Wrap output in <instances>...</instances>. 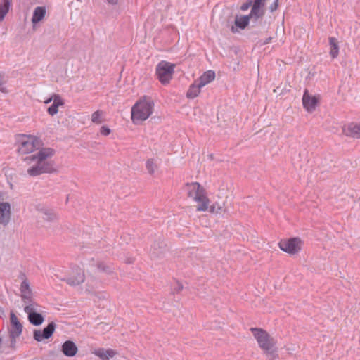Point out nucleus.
Listing matches in <instances>:
<instances>
[{
    "label": "nucleus",
    "instance_id": "1",
    "mask_svg": "<svg viewBox=\"0 0 360 360\" xmlns=\"http://www.w3.org/2000/svg\"><path fill=\"white\" fill-rule=\"evenodd\" d=\"M18 152L25 155L39 150L36 153L28 155L23 161L30 167L27 173L30 176H37L42 174H51L56 171L55 162L50 160L56 154V150L49 147H42V142L39 138L21 134L18 139Z\"/></svg>",
    "mask_w": 360,
    "mask_h": 360
},
{
    "label": "nucleus",
    "instance_id": "2",
    "mask_svg": "<svg viewBox=\"0 0 360 360\" xmlns=\"http://www.w3.org/2000/svg\"><path fill=\"white\" fill-rule=\"evenodd\" d=\"M250 330L266 358L269 360L276 359L278 357V354L275 348L274 340L263 329L252 328Z\"/></svg>",
    "mask_w": 360,
    "mask_h": 360
},
{
    "label": "nucleus",
    "instance_id": "3",
    "mask_svg": "<svg viewBox=\"0 0 360 360\" xmlns=\"http://www.w3.org/2000/svg\"><path fill=\"white\" fill-rule=\"evenodd\" d=\"M153 101L147 96L139 100L131 108V120L133 123L138 124L146 120L153 113Z\"/></svg>",
    "mask_w": 360,
    "mask_h": 360
},
{
    "label": "nucleus",
    "instance_id": "4",
    "mask_svg": "<svg viewBox=\"0 0 360 360\" xmlns=\"http://www.w3.org/2000/svg\"><path fill=\"white\" fill-rule=\"evenodd\" d=\"M188 196L198 202L197 211H207L209 209V199L206 196L204 188L198 182L187 183L186 184Z\"/></svg>",
    "mask_w": 360,
    "mask_h": 360
},
{
    "label": "nucleus",
    "instance_id": "5",
    "mask_svg": "<svg viewBox=\"0 0 360 360\" xmlns=\"http://www.w3.org/2000/svg\"><path fill=\"white\" fill-rule=\"evenodd\" d=\"M175 65L165 60H161L156 66L155 73L158 79L163 85L169 83L174 72Z\"/></svg>",
    "mask_w": 360,
    "mask_h": 360
},
{
    "label": "nucleus",
    "instance_id": "6",
    "mask_svg": "<svg viewBox=\"0 0 360 360\" xmlns=\"http://www.w3.org/2000/svg\"><path fill=\"white\" fill-rule=\"evenodd\" d=\"M302 241L298 237L281 240L278 243L280 249L290 255L298 253L302 248Z\"/></svg>",
    "mask_w": 360,
    "mask_h": 360
},
{
    "label": "nucleus",
    "instance_id": "7",
    "mask_svg": "<svg viewBox=\"0 0 360 360\" xmlns=\"http://www.w3.org/2000/svg\"><path fill=\"white\" fill-rule=\"evenodd\" d=\"M39 305L37 303H30L24 307V311L27 314L29 321L34 326H38L44 321V316L37 312Z\"/></svg>",
    "mask_w": 360,
    "mask_h": 360
},
{
    "label": "nucleus",
    "instance_id": "8",
    "mask_svg": "<svg viewBox=\"0 0 360 360\" xmlns=\"http://www.w3.org/2000/svg\"><path fill=\"white\" fill-rule=\"evenodd\" d=\"M84 270L79 266H74L72 268L71 274L62 280L71 286H76L84 281Z\"/></svg>",
    "mask_w": 360,
    "mask_h": 360
},
{
    "label": "nucleus",
    "instance_id": "9",
    "mask_svg": "<svg viewBox=\"0 0 360 360\" xmlns=\"http://www.w3.org/2000/svg\"><path fill=\"white\" fill-rule=\"evenodd\" d=\"M55 329V323L51 322L42 330H34L33 332L34 339L37 342H41L44 339H49L53 334Z\"/></svg>",
    "mask_w": 360,
    "mask_h": 360
},
{
    "label": "nucleus",
    "instance_id": "10",
    "mask_svg": "<svg viewBox=\"0 0 360 360\" xmlns=\"http://www.w3.org/2000/svg\"><path fill=\"white\" fill-rule=\"evenodd\" d=\"M11 218V206L8 202H0V224L6 226Z\"/></svg>",
    "mask_w": 360,
    "mask_h": 360
},
{
    "label": "nucleus",
    "instance_id": "11",
    "mask_svg": "<svg viewBox=\"0 0 360 360\" xmlns=\"http://www.w3.org/2000/svg\"><path fill=\"white\" fill-rule=\"evenodd\" d=\"M344 134L354 139H360V123L350 122L342 128Z\"/></svg>",
    "mask_w": 360,
    "mask_h": 360
},
{
    "label": "nucleus",
    "instance_id": "12",
    "mask_svg": "<svg viewBox=\"0 0 360 360\" xmlns=\"http://www.w3.org/2000/svg\"><path fill=\"white\" fill-rule=\"evenodd\" d=\"M302 103L308 112H312L318 103V100L315 96L309 95L307 91H305L302 97Z\"/></svg>",
    "mask_w": 360,
    "mask_h": 360
},
{
    "label": "nucleus",
    "instance_id": "13",
    "mask_svg": "<svg viewBox=\"0 0 360 360\" xmlns=\"http://www.w3.org/2000/svg\"><path fill=\"white\" fill-rule=\"evenodd\" d=\"M77 350V347L72 340H66L63 343L61 347L63 354L68 357H72L75 356Z\"/></svg>",
    "mask_w": 360,
    "mask_h": 360
},
{
    "label": "nucleus",
    "instance_id": "14",
    "mask_svg": "<svg viewBox=\"0 0 360 360\" xmlns=\"http://www.w3.org/2000/svg\"><path fill=\"white\" fill-rule=\"evenodd\" d=\"M10 319L12 328L9 333L15 335V336H20L22 332V325L13 312L11 313Z\"/></svg>",
    "mask_w": 360,
    "mask_h": 360
},
{
    "label": "nucleus",
    "instance_id": "15",
    "mask_svg": "<svg viewBox=\"0 0 360 360\" xmlns=\"http://www.w3.org/2000/svg\"><path fill=\"white\" fill-rule=\"evenodd\" d=\"M64 105V101L58 94H53V102L47 109L48 113L53 116L58 112V107Z\"/></svg>",
    "mask_w": 360,
    "mask_h": 360
},
{
    "label": "nucleus",
    "instance_id": "16",
    "mask_svg": "<svg viewBox=\"0 0 360 360\" xmlns=\"http://www.w3.org/2000/svg\"><path fill=\"white\" fill-rule=\"evenodd\" d=\"M215 72L213 70H207L196 81L200 84V86H205L210 83L215 78Z\"/></svg>",
    "mask_w": 360,
    "mask_h": 360
},
{
    "label": "nucleus",
    "instance_id": "17",
    "mask_svg": "<svg viewBox=\"0 0 360 360\" xmlns=\"http://www.w3.org/2000/svg\"><path fill=\"white\" fill-rule=\"evenodd\" d=\"M93 354L102 360H109L115 355L116 352L112 349L98 348L94 350Z\"/></svg>",
    "mask_w": 360,
    "mask_h": 360
},
{
    "label": "nucleus",
    "instance_id": "18",
    "mask_svg": "<svg viewBox=\"0 0 360 360\" xmlns=\"http://www.w3.org/2000/svg\"><path fill=\"white\" fill-rule=\"evenodd\" d=\"M201 88L202 86H200V84L195 80L194 83L189 86L186 93V97L190 99L196 98L199 95Z\"/></svg>",
    "mask_w": 360,
    "mask_h": 360
},
{
    "label": "nucleus",
    "instance_id": "19",
    "mask_svg": "<svg viewBox=\"0 0 360 360\" xmlns=\"http://www.w3.org/2000/svg\"><path fill=\"white\" fill-rule=\"evenodd\" d=\"M45 13H46V10H45L44 7L37 6L34 9V13H33V15H32V22L37 23V22H39V21H41L44 18Z\"/></svg>",
    "mask_w": 360,
    "mask_h": 360
},
{
    "label": "nucleus",
    "instance_id": "20",
    "mask_svg": "<svg viewBox=\"0 0 360 360\" xmlns=\"http://www.w3.org/2000/svg\"><path fill=\"white\" fill-rule=\"evenodd\" d=\"M250 19L248 15L238 16L237 15L235 19V25L237 27L243 30L249 24Z\"/></svg>",
    "mask_w": 360,
    "mask_h": 360
},
{
    "label": "nucleus",
    "instance_id": "21",
    "mask_svg": "<svg viewBox=\"0 0 360 360\" xmlns=\"http://www.w3.org/2000/svg\"><path fill=\"white\" fill-rule=\"evenodd\" d=\"M329 45L330 46V55L333 58L338 57L339 53V46L337 39L335 37L329 38Z\"/></svg>",
    "mask_w": 360,
    "mask_h": 360
},
{
    "label": "nucleus",
    "instance_id": "22",
    "mask_svg": "<svg viewBox=\"0 0 360 360\" xmlns=\"http://www.w3.org/2000/svg\"><path fill=\"white\" fill-rule=\"evenodd\" d=\"M248 15L250 20L257 22V20L262 17L263 12L261 11L260 8L252 6L250 13Z\"/></svg>",
    "mask_w": 360,
    "mask_h": 360
},
{
    "label": "nucleus",
    "instance_id": "23",
    "mask_svg": "<svg viewBox=\"0 0 360 360\" xmlns=\"http://www.w3.org/2000/svg\"><path fill=\"white\" fill-rule=\"evenodd\" d=\"M11 0H3L0 4V22H1L8 13Z\"/></svg>",
    "mask_w": 360,
    "mask_h": 360
},
{
    "label": "nucleus",
    "instance_id": "24",
    "mask_svg": "<svg viewBox=\"0 0 360 360\" xmlns=\"http://www.w3.org/2000/svg\"><path fill=\"white\" fill-rule=\"evenodd\" d=\"M146 166L148 173L150 174H153L158 167L153 159L148 160L146 163Z\"/></svg>",
    "mask_w": 360,
    "mask_h": 360
},
{
    "label": "nucleus",
    "instance_id": "25",
    "mask_svg": "<svg viewBox=\"0 0 360 360\" xmlns=\"http://www.w3.org/2000/svg\"><path fill=\"white\" fill-rule=\"evenodd\" d=\"M21 297L22 301L27 304H30V303H35L32 301V291L29 292H21Z\"/></svg>",
    "mask_w": 360,
    "mask_h": 360
},
{
    "label": "nucleus",
    "instance_id": "26",
    "mask_svg": "<svg viewBox=\"0 0 360 360\" xmlns=\"http://www.w3.org/2000/svg\"><path fill=\"white\" fill-rule=\"evenodd\" d=\"M91 121L94 123H101V114L99 111L94 112L91 115Z\"/></svg>",
    "mask_w": 360,
    "mask_h": 360
},
{
    "label": "nucleus",
    "instance_id": "27",
    "mask_svg": "<svg viewBox=\"0 0 360 360\" xmlns=\"http://www.w3.org/2000/svg\"><path fill=\"white\" fill-rule=\"evenodd\" d=\"M20 292H29L31 291L30 288V284L27 281L24 280L20 285Z\"/></svg>",
    "mask_w": 360,
    "mask_h": 360
},
{
    "label": "nucleus",
    "instance_id": "28",
    "mask_svg": "<svg viewBox=\"0 0 360 360\" xmlns=\"http://www.w3.org/2000/svg\"><path fill=\"white\" fill-rule=\"evenodd\" d=\"M111 132V129L107 126H102L100 129V134L103 136H107Z\"/></svg>",
    "mask_w": 360,
    "mask_h": 360
},
{
    "label": "nucleus",
    "instance_id": "29",
    "mask_svg": "<svg viewBox=\"0 0 360 360\" xmlns=\"http://www.w3.org/2000/svg\"><path fill=\"white\" fill-rule=\"evenodd\" d=\"M9 336H10V339H11L10 347H11L12 349H15V346H16V338H17L18 336H15V335L11 334V333H9Z\"/></svg>",
    "mask_w": 360,
    "mask_h": 360
},
{
    "label": "nucleus",
    "instance_id": "30",
    "mask_svg": "<svg viewBox=\"0 0 360 360\" xmlns=\"http://www.w3.org/2000/svg\"><path fill=\"white\" fill-rule=\"evenodd\" d=\"M183 289V285L179 281H176L175 285L172 288L173 293H179Z\"/></svg>",
    "mask_w": 360,
    "mask_h": 360
},
{
    "label": "nucleus",
    "instance_id": "31",
    "mask_svg": "<svg viewBox=\"0 0 360 360\" xmlns=\"http://www.w3.org/2000/svg\"><path fill=\"white\" fill-rule=\"evenodd\" d=\"M97 269L100 271H104V272H110V270H109V268L105 266L103 263L102 262H100V263H98L97 264Z\"/></svg>",
    "mask_w": 360,
    "mask_h": 360
},
{
    "label": "nucleus",
    "instance_id": "32",
    "mask_svg": "<svg viewBox=\"0 0 360 360\" xmlns=\"http://www.w3.org/2000/svg\"><path fill=\"white\" fill-rule=\"evenodd\" d=\"M45 217L44 219L47 221H52L56 218V214L53 212H45Z\"/></svg>",
    "mask_w": 360,
    "mask_h": 360
},
{
    "label": "nucleus",
    "instance_id": "33",
    "mask_svg": "<svg viewBox=\"0 0 360 360\" xmlns=\"http://www.w3.org/2000/svg\"><path fill=\"white\" fill-rule=\"evenodd\" d=\"M278 6V0H274V2L270 5L269 10L271 12H274L277 9Z\"/></svg>",
    "mask_w": 360,
    "mask_h": 360
},
{
    "label": "nucleus",
    "instance_id": "34",
    "mask_svg": "<svg viewBox=\"0 0 360 360\" xmlns=\"http://www.w3.org/2000/svg\"><path fill=\"white\" fill-rule=\"evenodd\" d=\"M264 1L265 0H255L252 6L261 8L264 4Z\"/></svg>",
    "mask_w": 360,
    "mask_h": 360
},
{
    "label": "nucleus",
    "instance_id": "35",
    "mask_svg": "<svg viewBox=\"0 0 360 360\" xmlns=\"http://www.w3.org/2000/svg\"><path fill=\"white\" fill-rule=\"evenodd\" d=\"M252 4V1L246 2L242 4L240 9L243 11H247Z\"/></svg>",
    "mask_w": 360,
    "mask_h": 360
},
{
    "label": "nucleus",
    "instance_id": "36",
    "mask_svg": "<svg viewBox=\"0 0 360 360\" xmlns=\"http://www.w3.org/2000/svg\"><path fill=\"white\" fill-rule=\"evenodd\" d=\"M4 84V80L1 75L0 74V91H3Z\"/></svg>",
    "mask_w": 360,
    "mask_h": 360
},
{
    "label": "nucleus",
    "instance_id": "37",
    "mask_svg": "<svg viewBox=\"0 0 360 360\" xmlns=\"http://www.w3.org/2000/svg\"><path fill=\"white\" fill-rule=\"evenodd\" d=\"M106 1L111 5H117L118 4V0H106Z\"/></svg>",
    "mask_w": 360,
    "mask_h": 360
},
{
    "label": "nucleus",
    "instance_id": "38",
    "mask_svg": "<svg viewBox=\"0 0 360 360\" xmlns=\"http://www.w3.org/2000/svg\"><path fill=\"white\" fill-rule=\"evenodd\" d=\"M52 101H53V95L51 98L46 99L44 101V103L48 104V103H51Z\"/></svg>",
    "mask_w": 360,
    "mask_h": 360
},
{
    "label": "nucleus",
    "instance_id": "39",
    "mask_svg": "<svg viewBox=\"0 0 360 360\" xmlns=\"http://www.w3.org/2000/svg\"><path fill=\"white\" fill-rule=\"evenodd\" d=\"M272 38L271 37H268L265 39V41L263 42V44H267L271 42Z\"/></svg>",
    "mask_w": 360,
    "mask_h": 360
},
{
    "label": "nucleus",
    "instance_id": "40",
    "mask_svg": "<svg viewBox=\"0 0 360 360\" xmlns=\"http://www.w3.org/2000/svg\"><path fill=\"white\" fill-rule=\"evenodd\" d=\"M210 212H215V207L214 205L210 206Z\"/></svg>",
    "mask_w": 360,
    "mask_h": 360
},
{
    "label": "nucleus",
    "instance_id": "41",
    "mask_svg": "<svg viewBox=\"0 0 360 360\" xmlns=\"http://www.w3.org/2000/svg\"><path fill=\"white\" fill-rule=\"evenodd\" d=\"M3 200V193L0 191V201Z\"/></svg>",
    "mask_w": 360,
    "mask_h": 360
},
{
    "label": "nucleus",
    "instance_id": "42",
    "mask_svg": "<svg viewBox=\"0 0 360 360\" xmlns=\"http://www.w3.org/2000/svg\"><path fill=\"white\" fill-rule=\"evenodd\" d=\"M231 30H232V32H235V30H234V27H232Z\"/></svg>",
    "mask_w": 360,
    "mask_h": 360
}]
</instances>
